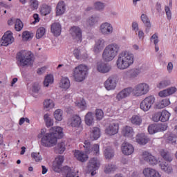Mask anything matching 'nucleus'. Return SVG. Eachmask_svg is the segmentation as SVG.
<instances>
[{
  "instance_id": "nucleus-4",
  "label": "nucleus",
  "mask_w": 177,
  "mask_h": 177,
  "mask_svg": "<svg viewBox=\"0 0 177 177\" xmlns=\"http://www.w3.org/2000/svg\"><path fill=\"white\" fill-rule=\"evenodd\" d=\"M120 52V46L115 43H112L105 47L102 52V59L104 62H111L114 60L115 56Z\"/></svg>"
},
{
  "instance_id": "nucleus-43",
  "label": "nucleus",
  "mask_w": 177,
  "mask_h": 177,
  "mask_svg": "<svg viewBox=\"0 0 177 177\" xmlns=\"http://www.w3.org/2000/svg\"><path fill=\"white\" fill-rule=\"evenodd\" d=\"M160 155L162 157V158L165 160V161H167L168 162H171V161H172V156H171V154H169V153L166 152L164 150H162L160 151Z\"/></svg>"
},
{
  "instance_id": "nucleus-6",
  "label": "nucleus",
  "mask_w": 177,
  "mask_h": 177,
  "mask_svg": "<svg viewBox=\"0 0 177 177\" xmlns=\"http://www.w3.org/2000/svg\"><path fill=\"white\" fill-rule=\"evenodd\" d=\"M89 68L84 64H80L73 69V77L77 82H82L88 77Z\"/></svg>"
},
{
  "instance_id": "nucleus-14",
  "label": "nucleus",
  "mask_w": 177,
  "mask_h": 177,
  "mask_svg": "<svg viewBox=\"0 0 177 177\" xmlns=\"http://www.w3.org/2000/svg\"><path fill=\"white\" fill-rule=\"evenodd\" d=\"M100 30L103 35H110L113 33V26L109 22H105L101 24Z\"/></svg>"
},
{
  "instance_id": "nucleus-40",
  "label": "nucleus",
  "mask_w": 177,
  "mask_h": 177,
  "mask_svg": "<svg viewBox=\"0 0 177 177\" xmlns=\"http://www.w3.org/2000/svg\"><path fill=\"white\" fill-rule=\"evenodd\" d=\"M171 85V81L168 80H162L158 84L157 88L159 89H164V88H167V86H169Z\"/></svg>"
},
{
  "instance_id": "nucleus-62",
  "label": "nucleus",
  "mask_w": 177,
  "mask_h": 177,
  "mask_svg": "<svg viewBox=\"0 0 177 177\" xmlns=\"http://www.w3.org/2000/svg\"><path fill=\"white\" fill-rule=\"evenodd\" d=\"M167 89V92L169 93V96H171V95H174V93H175L177 91L176 87H174V86L169 87Z\"/></svg>"
},
{
  "instance_id": "nucleus-15",
  "label": "nucleus",
  "mask_w": 177,
  "mask_h": 177,
  "mask_svg": "<svg viewBox=\"0 0 177 177\" xmlns=\"http://www.w3.org/2000/svg\"><path fill=\"white\" fill-rule=\"evenodd\" d=\"M119 124L117 122H113L109 124V126L106 129L105 132L107 135L113 136L118 133Z\"/></svg>"
},
{
  "instance_id": "nucleus-10",
  "label": "nucleus",
  "mask_w": 177,
  "mask_h": 177,
  "mask_svg": "<svg viewBox=\"0 0 177 177\" xmlns=\"http://www.w3.org/2000/svg\"><path fill=\"white\" fill-rule=\"evenodd\" d=\"M84 147L86 149V153L87 154H94L95 156H99V145L95 144L92 147H91V142L88 141L84 142Z\"/></svg>"
},
{
  "instance_id": "nucleus-49",
  "label": "nucleus",
  "mask_w": 177,
  "mask_h": 177,
  "mask_svg": "<svg viewBox=\"0 0 177 177\" xmlns=\"http://www.w3.org/2000/svg\"><path fill=\"white\" fill-rule=\"evenodd\" d=\"M75 104L82 110H86V102L85 100L82 99L80 101H76Z\"/></svg>"
},
{
  "instance_id": "nucleus-61",
  "label": "nucleus",
  "mask_w": 177,
  "mask_h": 177,
  "mask_svg": "<svg viewBox=\"0 0 177 177\" xmlns=\"http://www.w3.org/2000/svg\"><path fill=\"white\" fill-rule=\"evenodd\" d=\"M32 91L34 93H38L39 92V84L38 83L33 84Z\"/></svg>"
},
{
  "instance_id": "nucleus-48",
  "label": "nucleus",
  "mask_w": 177,
  "mask_h": 177,
  "mask_svg": "<svg viewBox=\"0 0 177 177\" xmlns=\"http://www.w3.org/2000/svg\"><path fill=\"white\" fill-rule=\"evenodd\" d=\"M49 84H53V75H48L44 81V86H49Z\"/></svg>"
},
{
  "instance_id": "nucleus-29",
  "label": "nucleus",
  "mask_w": 177,
  "mask_h": 177,
  "mask_svg": "<svg viewBox=\"0 0 177 177\" xmlns=\"http://www.w3.org/2000/svg\"><path fill=\"white\" fill-rule=\"evenodd\" d=\"M55 152L58 154H63L66 150V143L62 141L58 142L57 146L54 148Z\"/></svg>"
},
{
  "instance_id": "nucleus-64",
  "label": "nucleus",
  "mask_w": 177,
  "mask_h": 177,
  "mask_svg": "<svg viewBox=\"0 0 177 177\" xmlns=\"http://www.w3.org/2000/svg\"><path fill=\"white\" fill-rule=\"evenodd\" d=\"M73 55L77 59V60H80L81 51L79 49L76 48L73 50Z\"/></svg>"
},
{
  "instance_id": "nucleus-42",
  "label": "nucleus",
  "mask_w": 177,
  "mask_h": 177,
  "mask_svg": "<svg viewBox=\"0 0 177 177\" xmlns=\"http://www.w3.org/2000/svg\"><path fill=\"white\" fill-rule=\"evenodd\" d=\"M117 169V166L113 164H109L105 166L104 172L105 174H110L111 172H114Z\"/></svg>"
},
{
  "instance_id": "nucleus-51",
  "label": "nucleus",
  "mask_w": 177,
  "mask_h": 177,
  "mask_svg": "<svg viewBox=\"0 0 177 177\" xmlns=\"http://www.w3.org/2000/svg\"><path fill=\"white\" fill-rule=\"evenodd\" d=\"M44 106L46 109H53L55 107V103L52 100H46L44 102Z\"/></svg>"
},
{
  "instance_id": "nucleus-13",
  "label": "nucleus",
  "mask_w": 177,
  "mask_h": 177,
  "mask_svg": "<svg viewBox=\"0 0 177 177\" xmlns=\"http://www.w3.org/2000/svg\"><path fill=\"white\" fill-rule=\"evenodd\" d=\"M106 46V41L104 39L100 38L95 40V43L93 48V52L95 53H100Z\"/></svg>"
},
{
  "instance_id": "nucleus-24",
  "label": "nucleus",
  "mask_w": 177,
  "mask_h": 177,
  "mask_svg": "<svg viewBox=\"0 0 177 177\" xmlns=\"http://www.w3.org/2000/svg\"><path fill=\"white\" fill-rule=\"evenodd\" d=\"M136 140L138 145H147V143H149V140H150V139L147 137L145 133L138 134L136 137Z\"/></svg>"
},
{
  "instance_id": "nucleus-37",
  "label": "nucleus",
  "mask_w": 177,
  "mask_h": 177,
  "mask_svg": "<svg viewBox=\"0 0 177 177\" xmlns=\"http://www.w3.org/2000/svg\"><path fill=\"white\" fill-rule=\"evenodd\" d=\"M169 117H171V113L167 110H163L160 112V121L161 122H167L169 120Z\"/></svg>"
},
{
  "instance_id": "nucleus-20",
  "label": "nucleus",
  "mask_w": 177,
  "mask_h": 177,
  "mask_svg": "<svg viewBox=\"0 0 177 177\" xmlns=\"http://www.w3.org/2000/svg\"><path fill=\"white\" fill-rule=\"evenodd\" d=\"M50 30L55 37H59L62 34V25L59 22H55L51 24Z\"/></svg>"
},
{
  "instance_id": "nucleus-12",
  "label": "nucleus",
  "mask_w": 177,
  "mask_h": 177,
  "mask_svg": "<svg viewBox=\"0 0 177 177\" xmlns=\"http://www.w3.org/2000/svg\"><path fill=\"white\" fill-rule=\"evenodd\" d=\"M104 86L107 91L115 89V87L117 86V77L114 76L109 77L104 83Z\"/></svg>"
},
{
  "instance_id": "nucleus-53",
  "label": "nucleus",
  "mask_w": 177,
  "mask_h": 177,
  "mask_svg": "<svg viewBox=\"0 0 177 177\" xmlns=\"http://www.w3.org/2000/svg\"><path fill=\"white\" fill-rule=\"evenodd\" d=\"M167 141L171 145H176L177 137L175 134H170L167 138Z\"/></svg>"
},
{
  "instance_id": "nucleus-27",
  "label": "nucleus",
  "mask_w": 177,
  "mask_h": 177,
  "mask_svg": "<svg viewBox=\"0 0 177 177\" xmlns=\"http://www.w3.org/2000/svg\"><path fill=\"white\" fill-rule=\"evenodd\" d=\"M140 19L143 23V24L145 26L146 29L145 31L146 32H149L150 31V28L151 27V24H150V19L147 17V15L142 14L140 17Z\"/></svg>"
},
{
  "instance_id": "nucleus-52",
  "label": "nucleus",
  "mask_w": 177,
  "mask_h": 177,
  "mask_svg": "<svg viewBox=\"0 0 177 177\" xmlns=\"http://www.w3.org/2000/svg\"><path fill=\"white\" fill-rule=\"evenodd\" d=\"M34 37V33L30 32L28 31H25L22 34V38L26 41H28V39H32Z\"/></svg>"
},
{
  "instance_id": "nucleus-63",
  "label": "nucleus",
  "mask_w": 177,
  "mask_h": 177,
  "mask_svg": "<svg viewBox=\"0 0 177 177\" xmlns=\"http://www.w3.org/2000/svg\"><path fill=\"white\" fill-rule=\"evenodd\" d=\"M56 164H58V165H62L63 162H64V156H59L56 158Z\"/></svg>"
},
{
  "instance_id": "nucleus-5",
  "label": "nucleus",
  "mask_w": 177,
  "mask_h": 177,
  "mask_svg": "<svg viewBox=\"0 0 177 177\" xmlns=\"http://www.w3.org/2000/svg\"><path fill=\"white\" fill-rule=\"evenodd\" d=\"M18 66L26 67L32 64V53L26 50H22L17 53L16 56Z\"/></svg>"
},
{
  "instance_id": "nucleus-36",
  "label": "nucleus",
  "mask_w": 177,
  "mask_h": 177,
  "mask_svg": "<svg viewBox=\"0 0 177 177\" xmlns=\"http://www.w3.org/2000/svg\"><path fill=\"white\" fill-rule=\"evenodd\" d=\"M59 86L63 89H68V88H70V80H68V77H62L61 79Z\"/></svg>"
},
{
  "instance_id": "nucleus-45",
  "label": "nucleus",
  "mask_w": 177,
  "mask_h": 177,
  "mask_svg": "<svg viewBox=\"0 0 177 177\" xmlns=\"http://www.w3.org/2000/svg\"><path fill=\"white\" fill-rule=\"evenodd\" d=\"M131 122L133 124V125H140L142 124V118L139 115H133L131 118Z\"/></svg>"
},
{
  "instance_id": "nucleus-56",
  "label": "nucleus",
  "mask_w": 177,
  "mask_h": 177,
  "mask_svg": "<svg viewBox=\"0 0 177 177\" xmlns=\"http://www.w3.org/2000/svg\"><path fill=\"white\" fill-rule=\"evenodd\" d=\"M95 117L97 120L100 121V120H102L104 117L103 111L102 109H96Z\"/></svg>"
},
{
  "instance_id": "nucleus-39",
  "label": "nucleus",
  "mask_w": 177,
  "mask_h": 177,
  "mask_svg": "<svg viewBox=\"0 0 177 177\" xmlns=\"http://www.w3.org/2000/svg\"><path fill=\"white\" fill-rule=\"evenodd\" d=\"M171 102L169 99L165 98L162 100L160 102L156 105V109H164V107H167V106H169Z\"/></svg>"
},
{
  "instance_id": "nucleus-41",
  "label": "nucleus",
  "mask_w": 177,
  "mask_h": 177,
  "mask_svg": "<svg viewBox=\"0 0 177 177\" xmlns=\"http://www.w3.org/2000/svg\"><path fill=\"white\" fill-rule=\"evenodd\" d=\"M104 8H106V4L103 2L96 1L94 3V9L98 12H102V10H104Z\"/></svg>"
},
{
  "instance_id": "nucleus-2",
  "label": "nucleus",
  "mask_w": 177,
  "mask_h": 177,
  "mask_svg": "<svg viewBox=\"0 0 177 177\" xmlns=\"http://www.w3.org/2000/svg\"><path fill=\"white\" fill-rule=\"evenodd\" d=\"M49 133H46L41 140V145L44 147H53L57 143V139H62L64 134L63 129L60 127H53Z\"/></svg>"
},
{
  "instance_id": "nucleus-17",
  "label": "nucleus",
  "mask_w": 177,
  "mask_h": 177,
  "mask_svg": "<svg viewBox=\"0 0 177 177\" xmlns=\"http://www.w3.org/2000/svg\"><path fill=\"white\" fill-rule=\"evenodd\" d=\"M134 149L132 145L128 142H124L122 145V153L124 154V156H131L132 153H133Z\"/></svg>"
},
{
  "instance_id": "nucleus-32",
  "label": "nucleus",
  "mask_w": 177,
  "mask_h": 177,
  "mask_svg": "<svg viewBox=\"0 0 177 177\" xmlns=\"http://www.w3.org/2000/svg\"><path fill=\"white\" fill-rule=\"evenodd\" d=\"M160 167L162 171H164L166 174H171L172 172V167L167 162H162L160 163Z\"/></svg>"
},
{
  "instance_id": "nucleus-19",
  "label": "nucleus",
  "mask_w": 177,
  "mask_h": 177,
  "mask_svg": "<svg viewBox=\"0 0 177 177\" xmlns=\"http://www.w3.org/2000/svg\"><path fill=\"white\" fill-rule=\"evenodd\" d=\"M71 127L73 128H78L81 125V117L78 115H73L68 120Z\"/></svg>"
},
{
  "instance_id": "nucleus-47",
  "label": "nucleus",
  "mask_w": 177,
  "mask_h": 177,
  "mask_svg": "<svg viewBox=\"0 0 177 177\" xmlns=\"http://www.w3.org/2000/svg\"><path fill=\"white\" fill-rule=\"evenodd\" d=\"M44 121L46 122V127H52V125H53V120H52V118H50V117H49V114H48V113L45 114L44 116Z\"/></svg>"
},
{
  "instance_id": "nucleus-3",
  "label": "nucleus",
  "mask_w": 177,
  "mask_h": 177,
  "mask_svg": "<svg viewBox=\"0 0 177 177\" xmlns=\"http://www.w3.org/2000/svg\"><path fill=\"white\" fill-rule=\"evenodd\" d=\"M133 54L129 51H122L119 54L116 61V65L119 70H127L129 66L133 64Z\"/></svg>"
},
{
  "instance_id": "nucleus-25",
  "label": "nucleus",
  "mask_w": 177,
  "mask_h": 177,
  "mask_svg": "<svg viewBox=\"0 0 177 177\" xmlns=\"http://www.w3.org/2000/svg\"><path fill=\"white\" fill-rule=\"evenodd\" d=\"M90 138L91 140H97L100 138V129L98 127H93L90 131Z\"/></svg>"
},
{
  "instance_id": "nucleus-31",
  "label": "nucleus",
  "mask_w": 177,
  "mask_h": 177,
  "mask_svg": "<svg viewBox=\"0 0 177 177\" xmlns=\"http://www.w3.org/2000/svg\"><path fill=\"white\" fill-rule=\"evenodd\" d=\"M62 172L66 175V177H75L76 175L75 172L68 166L64 167L62 168Z\"/></svg>"
},
{
  "instance_id": "nucleus-23",
  "label": "nucleus",
  "mask_w": 177,
  "mask_h": 177,
  "mask_svg": "<svg viewBox=\"0 0 177 177\" xmlns=\"http://www.w3.org/2000/svg\"><path fill=\"white\" fill-rule=\"evenodd\" d=\"M66 12V3L62 1L58 2L56 6V15L57 16H62V15H64Z\"/></svg>"
},
{
  "instance_id": "nucleus-22",
  "label": "nucleus",
  "mask_w": 177,
  "mask_h": 177,
  "mask_svg": "<svg viewBox=\"0 0 177 177\" xmlns=\"http://www.w3.org/2000/svg\"><path fill=\"white\" fill-rule=\"evenodd\" d=\"M74 156L78 161L81 162H85V161H88V155L85 154L83 151L76 150L74 153Z\"/></svg>"
},
{
  "instance_id": "nucleus-7",
  "label": "nucleus",
  "mask_w": 177,
  "mask_h": 177,
  "mask_svg": "<svg viewBox=\"0 0 177 177\" xmlns=\"http://www.w3.org/2000/svg\"><path fill=\"white\" fill-rule=\"evenodd\" d=\"M156 101V98L153 95H150L149 97H145L140 104L141 110L143 111H149L150 109H151V106L154 104V102Z\"/></svg>"
},
{
  "instance_id": "nucleus-26",
  "label": "nucleus",
  "mask_w": 177,
  "mask_h": 177,
  "mask_svg": "<svg viewBox=\"0 0 177 177\" xmlns=\"http://www.w3.org/2000/svg\"><path fill=\"white\" fill-rule=\"evenodd\" d=\"M144 160L147 161V162H149L150 165H156L157 162H158V160L150 153H147V155L144 154Z\"/></svg>"
},
{
  "instance_id": "nucleus-9",
  "label": "nucleus",
  "mask_w": 177,
  "mask_h": 177,
  "mask_svg": "<svg viewBox=\"0 0 177 177\" xmlns=\"http://www.w3.org/2000/svg\"><path fill=\"white\" fill-rule=\"evenodd\" d=\"M70 34L77 42H82V30L78 26H73L70 29Z\"/></svg>"
},
{
  "instance_id": "nucleus-44",
  "label": "nucleus",
  "mask_w": 177,
  "mask_h": 177,
  "mask_svg": "<svg viewBox=\"0 0 177 177\" xmlns=\"http://www.w3.org/2000/svg\"><path fill=\"white\" fill-rule=\"evenodd\" d=\"M45 32H46V29L44 27H40L37 29L36 32V38L39 39L42 38L44 35H45Z\"/></svg>"
},
{
  "instance_id": "nucleus-54",
  "label": "nucleus",
  "mask_w": 177,
  "mask_h": 177,
  "mask_svg": "<svg viewBox=\"0 0 177 177\" xmlns=\"http://www.w3.org/2000/svg\"><path fill=\"white\" fill-rule=\"evenodd\" d=\"M31 156L32 158H33V160H35L36 162L41 161V160H42V157L39 153L32 152Z\"/></svg>"
},
{
  "instance_id": "nucleus-59",
  "label": "nucleus",
  "mask_w": 177,
  "mask_h": 177,
  "mask_svg": "<svg viewBox=\"0 0 177 177\" xmlns=\"http://www.w3.org/2000/svg\"><path fill=\"white\" fill-rule=\"evenodd\" d=\"M159 96L160 97H167V96H169L167 88L160 91Z\"/></svg>"
},
{
  "instance_id": "nucleus-18",
  "label": "nucleus",
  "mask_w": 177,
  "mask_h": 177,
  "mask_svg": "<svg viewBox=\"0 0 177 177\" xmlns=\"http://www.w3.org/2000/svg\"><path fill=\"white\" fill-rule=\"evenodd\" d=\"M143 175L145 177H161V174L156 169L148 167L143 170Z\"/></svg>"
},
{
  "instance_id": "nucleus-57",
  "label": "nucleus",
  "mask_w": 177,
  "mask_h": 177,
  "mask_svg": "<svg viewBox=\"0 0 177 177\" xmlns=\"http://www.w3.org/2000/svg\"><path fill=\"white\" fill-rule=\"evenodd\" d=\"M152 118H153V121H154L155 122H158V121H161V113H160V112H158V113H154Z\"/></svg>"
},
{
  "instance_id": "nucleus-21",
  "label": "nucleus",
  "mask_w": 177,
  "mask_h": 177,
  "mask_svg": "<svg viewBox=\"0 0 177 177\" xmlns=\"http://www.w3.org/2000/svg\"><path fill=\"white\" fill-rule=\"evenodd\" d=\"M111 69V66H110V65L106 63L98 62L97 64V70L100 73H109V71H110Z\"/></svg>"
},
{
  "instance_id": "nucleus-30",
  "label": "nucleus",
  "mask_w": 177,
  "mask_h": 177,
  "mask_svg": "<svg viewBox=\"0 0 177 177\" xmlns=\"http://www.w3.org/2000/svg\"><path fill=\"white\" fill-rule=\"evenodd\" d=\"M134 134L133 129L129 126H126L122 130L123 136H126L127 138H132Z\"/></svg>"
},
{
  "instance_id": "nucleus-58",
  "label": "nucleus",
  "mask_w": 177,
  "mask_h": 177,
  "mask_svg": "<svg viewBox=\"0 0 177 177\" xmlns=\"http://www.w3.org/2000/svg\"><path fill=\"white\" fill-rule=\"evenodd\" d=\"M53 170L55 172H63V169H62V165H59L57 163L53 165Z\"/></svg>"
},
{
  "instance_id": "nucleus-1",
  "label": "nucleus",
  "mask_w": 177,
  "mask_h": 177,
  "mask_svg": "<svg viewBox=\"0 0 177 177\" xmlns=\"http://www.w3.org/2000/svg\"><path fill=\"white\" fill-rule=\"evenodd\" d=\"M149 91H150L149 84L146 83H140L134 86L133 88L132 87L124 88L118 93L116 97L118 100H122V99H125V97L130 96L131 93L137 97L143 96V95L147 94Z\"/></svg>"
},
{
  "instance_id": "nucleus-35",
  "label": "nucleus",
  "mask_w": 177,
  "mask_h": 177,
  "mask_svg": "<svg viewBox=\"0 0 177 177\" xmlns=\"http://www.w3.org/2000/svg\"><path fill=\"white\" fill-rule=\"evenodd\" d=\"M84 121L86 125L91 127V125H92L94 122L93 113L92 112H88L85 115Z\"/></svg>"
},
{
  "instance_id": "nucleus-34",
  "label": "nucleus",
  "mask_w": 177,
  "mask_h": 177,
  "mask_svg": "<svg viewBox=\"0 0 177 177\" xmlns=\"http://www.w3.org/2000/svg\"><path fill=\"white\" fill-rule=\"evenodd\" d=\"M104 157L106 160H111L114 157V149L108 147L104 150Z\"/></svg>"
},
{
  "instance_id": "nucleus-16",
  "label": "nucleus",
  "mask_w": 177,
  "mask_h": 177,
  "mask_svg": "<svg viewBox=\"0 0 177 177\" xmlns=\"http://www.w3.org/2000/svg\"><path fill=\"white\" fill-rule=\"evenodd\" d=\"M161 131H167V127L164 128L160 124H152L148 127V132L150 135H154L157 132H161Z\"/></svg>"
},
{
  "instance_id": "nucleus-11",
  "label": "nucleus",
  "mask_w": 177,
  "mask_h": 177,
  "mask_svg": "<svg viewBox=\"0 0 177 177\" xmlns=\"http://www.w3.org/2000/svg\"><path fill=\"white\" fill-rule=\"evenodd\" d=\"M14 40L15 39L13 38L12 33L6 32L0 41V45L1 46H8V45H10V44H12Z\"/></svg>"
},
{
  "instance_id": "nucleus-8",
  "label": "nucleus",
  "mask_w": 177,
  "mask_h": 177,
  "mask_svg": "<svg viewBox=\"0 0 177 177\" xmlns=\"http://www.w3.org/2000/svg\"><path fill=\"white\" fill-rule=\"evenodd\" d=\"M99 167H100V161L97 160V158H93L89 160L87 168L88 172H91V176H95V175H96L95 171H97Z\"/></svg>"
},
{
  "instance_id": "nucleus-60",
  "label": "nucleus",
  "mask_w": 177,
  "mask_h": 177,
  "mask_svg": "<svg viewBox=\"0 0 177 177\" xmlns=\"http://www.w3.org/2000/svg\"><path fill=\"white\" fill-rule=\"evenodd\" d=\"M165 10L166 12L167 18L168 20H171V18L172 17V14L171 13V10L169 9V7L165 6Z\"/></svg>"
},
{
  "instance_id": "nucleus-55",
  "label": "nucleus",
  "mask_w": 177,
  "mask_h": 177,
  "mask_svg": "<svg viewBox=\"0 0 177 177\" xmlns=\"http://www.w3.org/2000/svg\"><path fill=\"white\" fill-rule=\"evenodd\" d=\"M30 6L32 8V9L37 10L38 9V6H39V3L37 0H30Z\"/></svg>"
},
{
  "instance_id": "nucleus-38",
  "label": "nucleus",
  "mask_w": 177,
  "mask_h": 177,
  "mask_svg": "<svg viewBox=\"0 0 177 177\" xmlns=\"http://www.w3.org/2000/svg\"><path fill=\"white\" fill-rule=\"evenodd\" d=\"M99 21V17L97 15L91 16L87 20V24L89 27H93Z\"/></svg>"
},
{
  "instance_id": "nucleus-33",
  "label": "nucleus",
  "mask_w": 177,
  "mask_h": 177,
  "mask_svg": "<svg viewBox=\"0 0 177 177\" xmlns=\"http://www.w3.org/2000/svg\"><path fill=\"white\" fill-rule=\"evenodd\" d=\"M140 74V70L138 68H133L127 71V75L129 78H136Z\"/></svg>"
},
{
  "instance_id": "nucleus-50",
  "label": "nucleus",
  "mask_w": 177,
  "mask_h": 177,
  "mask_svg": "<svg viewBox=\"0 0 177 177\" xmlns=\"http://www.w3.org/2000/svg\"><path fill=\"white\" fill-rule=\"evenodd\" d=\"M24 24L23 22L21 21V20L17 19L15 21V28L16 30V31H21V30H23V27H24Z\"/></svg>"
},
{
  "instance_id": "nucleus-28",
  "label": "nucleus",
  "mask_w": 177,
  "mask_h": 177,
  "mask_svg": "<svg viewBox=\"0 0 177 177\" xmlns=\"http://www.w3.org/2000/svg\"><path fill=\"white\" fill-rule=\"evenodd\" d=\"M52 12V7L46 4H43L40 7V13L41 16H48Z\"/></svg>"
},
{
  "instance_id": "nucleus-46",
  "label": "nucleus",
  "mask_w": 177,
  "mask_h": 177,
  "mask_svg": "<svg viewBox=\"0 0 177 177\" xmlns=\"http://www.w3.org/2000/svg\"><path fill=\"white\" fill-rule=\"evenodd\" d=\"M54 118L57 121H62L63 120V111L57 109L54 113Z\"/></svg>"
}]
</instances>
